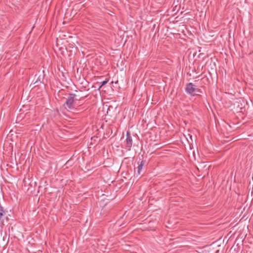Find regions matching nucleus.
<instances>
[{
    "label": "nucleus",
    "mask_w": 253,
    "mask_h": 253,
    "mask_svg": "<svg viewBox=\"0 0 253 253\" xmlns=\"http://www.w3.org/2000/svg\"><path fill=\"white\" fill-rule=\"evenodd\" d=\"M143 165H144V162H143V161H141L140 164L138 165V166L137 167V168L138 174H140V172L142 169V167H143Z\"/></svg>",
    "instance_id": "nucleus-4"
},
{
    "label": "nucleus",
    "mask_w": 253,
    "mask_h": 253,
    "mask_svg": "<svg viewBox=\"0 0 253 253\" xmlns=\"http://www.w3.org/2000/svg\"><path fill=\"white\" fill-rule=\"evenodd\" d=\"M75 96V94H70L66 99V104L70 109L72 110L75 108L74 102Z\"/></svg>",
    "instance_id": "nucleus-2"
},
{
    "label": "nucleus",
    "mask_w": 253,
    "mask_h": 253,
    "mask_svg": "<svg viewBox=\"0 0 253 253\" xmlns=\"http://www.w3.org/2000/svg\"><path fill=\"white\" fill-rule=\"evenodd\" d=\"M186 92L192 96L199 95L202 93V91L194 86L192 83H189L187 84L186 87Z\"/></svg>",
    "instance_id": "nucleus-1"
},
{
    "label": "nucleus",
    "mask_w": 253,
    "mask_h": 253,
    "mask_svg": "<svg viewBox=\"0 0 253 253\" xmlns=\"http://www.w3.org/2000/svg\"><path fill=\"white\" fill-rule=\"evenodd\" d=\"M4 211L2 209H0V220L1 219L2 216L3 215Z\"/></svg>",
    "instance_id": "nucleus-5"
},
{
    "label": "nucleus",
    "mask_w": 253,
    "mask_h": 253,
    "mask_svg": "<svg viewBox=\"0 0 253 253\" xmlns=\"http://www.w3.org/2000/svg\"><path fill=\"white\" fill-rule=\"evenodd\" d=\"M108 80H105V81H104L102 82L101 83V85H100V87H101V86L105 85V84H106L108 83Z\"/></svg>",
    "instance_id": "nucleus-6"
},
{
    "label": "nucleus",
    "mask_w": 253,
    "mask_h": 253,
    "mask_svg": "<svg viewBox=\"0 0 253 253\" xmlns=\"http://www.w3.org/2000/svg\"><path fill=\"white\" fill-rule=\"evenodd\" d=\"M126 148L128 150H130L132 144V140L129 131L126 132Z\"/></svg>",
    "instance_id": "nucleus-3"
},
{
    "label": "nucleus",
    "mask_w": 253,
    "mask_h": 253,
    "mask_svg": "<svg viewBox=\"0 0 253 253\" xmlns=\"http://www.w3.org/2000/svg\"><path fill=\"white\" fill-rule=\"evenodd\" d=\"M251 194L252 195L253 194V190H252L251 192Z\"/></svg>",
    "instance_id": "nucleus-7"
}]
</instances>
